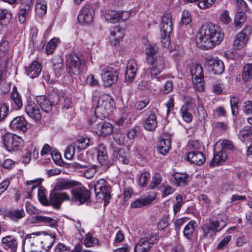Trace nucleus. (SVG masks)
Returning <instances> with one entry per match:
<instances>
[{"mask_svg":"<svg viewBox=\"0 0 252 252\" xmlns=\"http://www.w3.org/2000/svg\"><path fill=\"white\" fill-rule=\"evenodd\" d=\"M116 158L119 162L124 164H128L129 162V159L127 158V154L126 153L124 150H119Z\"/></svg>","mask_w":252,"mask_h":252,"instance_id":"nucleus-52","label":"nucleus"},{"mask_svg":"<svg viewBox=\"0 0 252 252\" xmlns=\"http://www.w3.org/2000/svg\"><path fill=\"white\" fill-rule=\"evenodd\" d=\"M208 67L211 72L215 75L221 74L224 71V65L221 60L213 58L206 59Z\"/></svg>","mask_w":252,"mask_h":252,"instance_id":"nucleus-14","label":"nucleus"},{"mask_svg":"<svg viewBox=\"0 0 252 252\" xmlns=\"http://www.w3.org/2000/svg\"><path fill=\"white\" fill-rule=\"evenodd\" d=\"M197 226V224L195 221H189L184 228V235L188 239L191 238L192 234L195 229Z\"/></svg>","mask_w":252,"mask_h":252,"instance_id":"nucleus-39","label":"nucleus"},{"mask_svg":"<svg viewBox=\"0 0 252 252\" xmlns=\"http://www.w3.org/2000/svg\"><path fill=\"white\" fill-rule=\"evenodd\" d=\"M189 111V107H187V105H183L180 111L183 119L187 123H190L192 119V115Z\"/></svg>","mask_w":252,"mask_h":252,"instance_id":"nucleus-42","label":"nucleus"},{"mask_svg":"<svg viewBox=\"0 0 252 252\" xmlns=\"http://www.w3.org/2000/svg\"><path fill=\"white\" fill-rule=\"evenodd\" d=\"M59 40L57 38H52L46 46V52L48 55L52 54L58 46Z\"/></svg>","mask_w":252,"mask_h":252,"instance_id":"nucleus-46","label":"nucleus"},{"mask_svg":"<svg viewBox=\"0 0 252 252\" xmlns=\"http://www.w3.org/2000/svg\"><path fill=\"white\" fill-rule=\"evenodd\" d=\"M98 131H96L99 135L106 136L110 135L113 131L112 125L109 123H102L98 125Z\"/></svg>","mask_w":252,"mask_h":252,"instance_id":"nucleus-31","label":"nucleus"},{"mask_svg":"<svg viewBox=\"0 0 252 252\" xmlns=\"http://www.w3.org/2000/svg\"><path fill=\"white\" fill-rule=\"evenodd\" d=\"M8 105L3 102H0V122L4 120L8 115Z\"/></svg>","mask_w":252,"mask_h":252,"instance_id":"nucleus-50","label":"nucleus"},{"mask_svg":"<svg viewBox=\"0 0 252 252\" xmlns=\"http://www.w3.org/2000/svg\"><path fill=\"white\" fill-rule=\"evenodd\" d=\"M219 21L222 24L228 25L231 21V19L229 16V13L227 10H225L220 15Z\"/></svg>","mask_w":252,"mask_h":252,"instance_id":"nucleus-56","label":"nucleus"},{"mask_svg":"<svg viewBox=\"0 0 252 252\" xmlns=\"http://www.w3.org/2000/svg\"><path fill=\"white\" fill-rule=\"evenodd\" d=\"M62 97L63 100V109H68L72 107L71 98L69 95L65 94L64 93L61 92Z\"/></svg>","mask_w":252,"mask_h":252,"instance_id":"nucleus-51","label":"nucleus"},{"mask_svg":"<svg viewBox=\"0 0 252 252\" xmlns=\"http://www.w3.org/2000/svg\"><path fill=\"white\" fill-rule=\"evenodd\" d=\"M136 72L126 69L125 72V82L128 83H131L134 79Z\"/></svg>","mask_w":252,"mask_h":252,"instance_id":"nucleus-62","label":"nucleus"},{"mask_svg":"<svg viewBox=\"0 0 252 252\" xmlns=\"http://www.w3.org/2000/svg\"><path fill=\"white\" fill-rule=\"evenodd\" d=\"M35 11L39 17L44 16L47 12V2L45 0H37Z\"/></svg>","mask_w":252,"mask_h":252,"instance_id":"nucleus-35","label":"nucleus"},{"mask_svg":"<svg viewBox=\"0 0 252 252\" xmlns=\"http://www.w3.org/2000/svg\"><path fill=\"white\" fill-rule=\"evenodd\" d=\"M245 20V17L244 13H240L237 15L235 18L234 22V25L237 28H240L244 24Z\"/></svg>","mask_w":252,"mask_h":252,"instance_id":"nucleus-61","label":"nucleus"},{"mask_svg":"<svg viewBox=\"0 0 252 252\" xmlns=\"http://www.w3.org/2000/svg\"><path fill=\"white\" fill-rule=\"evenodd\" d=\"M155 199L154 195H148L145 197L137 198L131 203L130 207L132 208H143L151 204Z\"/></svg>","mask_w":252,"mask_h":252,"instance_id":"nucleus-26","label":"nucleus"},{"mask_svg":"<svg viewBox=\"0 0 252 252\" xmlns=\"http://www.w3.org/2000/svg\"><path fill=\"white\" fill-rule=\"evenodd\" d=\"M32 5L33 0H24V1L21 3L19 9L29 13Z\"/></svg>","mask_w":252,"mask_h":252,"instance_id":"nucleus-60","label":"nucleus"},{"mask_svg":"<svg viewBox=\"0 0 252 252\" xmlns=\"http://www.w3.org/2000/svg\"><path fill=\"white\" fill-rule=\"evenodd\" d=\"M171 141L170 139L162 138L158 145L159 152L162 155L166 154L169 150Z\"/></svg>","mask_w":252,"mask_h":252,"instance_id":"nucleus-33","label":"nucleus"},{"mask_svg":"<svg viewBox=\"0 0 252 252\" xmlns=\"http://www.w3.org/2000/svg\"><path fill=\"white\" fill-rule=\"evenodd\" d=\"M4 147L9 152L20 150L24 145V140L19 136L6 133L2 136Z\"/></svg>","mask_w":252,"mask_h":252,"instance_id":"nucleus-5","label":"nucleus"},{"mask_svg":"<svg viewBox=\"0 0 252 252\" xmlns=\"http://www.w3.org/2000/svg\"><path fill=\"white\" fill-rule=\"evenodd\" d=\"M161 190L162 191V197L164 198L171 194H172L175 189L168 185L163 184L161 187Z\"/></svg>","mask_w":252,"mask_h":252,"instance_id":"nucleus-54","label":"nucleus"},{"mask_svg":"<svg viewBox=\"0 0 252 252\" xmlns=\"http://www.w3.org/2000/svg\"><path fill=\"white\" fill-rule=\"evenodd\" d=\"M252 31V27L247 26L241 32L237 33L233 42V46L235 49L240 50L245 47L250 39Z\"/></svg>","mask_w":252,"mask_h":252,"instance_id":"nucleus-8","label":"nucleus"},{"mask_svg":"<svg viewBox=\"0 0 252 252\" xmlns=\"http://www.w3.org/2000/svg\"><path fill=\"white\" fill-rule=\"evenodd\" d=\"M188 179L189 175L186 173H175L171 181L177 187H185L187 185Z\"/></svg>","mask_w":252,"mask_h":252,"instance_id":"nucleus-28","label":"nucleus"},{"mask_svg":"<svg viewBox=\"0 0 252 252\" xmlns=\"http://www.w3.org/2000/svg\"><path fill=\"white\" fill-rule=\"evenodd\" d=\"M36 101L43 111L46 113H49L52 110L53 106L46 96H37Z\"/></svg>","mask_w":252,"mask_h":252,"instance_id":"nucleus-27","label":"nucleus"},{"mask_svg":"<svg viewBox=\"0 0 252 252\" xmlns=\"http://www.w3.org/2000/svg\"><path fill=\"white\" fill-rule=\"evenodd\" d=\"M158 52V48L155 44H149L145 48L146 61L150 65L148 69L149 77L160 81L161 77L159 75L165 69L166 64L163 57L156 56Z\"/></svg>","mask_w":252,"mask_h":252,"instance_id":"nucleus-2","label":"nucleus"},{"mask_svg":"<svg viewBox=\"0 0 252 252\" xmlns=\"http://www.w3.org/2000/svg\"><path fill=\"white\" fill-rule=\"evenodd\" d=\"M75 152V146L73 145L68 146L64 153V157L67 159H71L74 156Z\"/></svg>","mask_w":252,"mask_h":252,"instance_id":"nucleus-57","label":"nucleus"},{"mask_svg":"<svg viewBox=\"0 0 252 252\" xmlns=\"http://www.w3.org/2000/svg\"><path fill=\"white\" fill-rule=\"evenodd\" d=\"M94 191L96 195L100 198H102L105 201L110 199L111 188L107 185L105 180L101 179L97 181L94 185Z\"/></svg>","mask_w":252,"mask_h":252,"instance_id":"nucleus-9","label":"nucleus"},{"mask_svg":"<svg viewBox=\"0 0 252 252\" xmlns=\"http://www.w3.org/2000/svg\"><path fill=\"white\" fill-rule=\"evenodd\" d=\"M25 216V212L24 210H13L7 212L5 214V217H8L9 219H21Z\"/></svg>","mask_w":252,"mask_h":252,"instance_id":"nucleus-37","label":"nucleus"},{"mask_svg":"<svg viewBox=\"0 0 252 252\" xmlns=\"http://www.w3.org/2000/svg\"><path fill=\"white\" fill-rule=\"evenodd\" d=\"M74 185L75 182L74 181L63 180L58 182L55 186V189L56 190L66 189Z\"/></svg>","mask_w":252,"mask_h":252,"instance_id":"nucleus-40","label":"nucleus"},{"mask_svg":"<svg viewBox=\"0 0 252 252\" xmlns=\"http://www.w3.org/2000/svg\"><path fill=\"white\" fill-rule=\"evenodd\" d=\"M1 246L4 250H10L13 252L17 251L18 242L17 240L11 236H6L1 239Z\"/></svg>","mask_w":252,"mask_h":252,"instance_id":"nucleus-21","label":"nucleus"},{"mask_svg":"<svg viewBox=\"0 0 252 252\" xmlns=\"http://www.w3.org/2000/svg\"><path fill=\"white\" fill-rule=\"evenodd\" d=\"M224 32L220 26L212 23L202 26L196 36V42L200 48L211 49L223 40Z\"/></svg>","mask_w":252,"mask_h":252,"instance_id":"nucleus-1","label":"nucleus"},{"mask_svg":"<svg viewBox=\"0 0 252 252\" xmlns=\"http://www.w3.org/2000/svg\"><path fill=\"white\" fill-rule=\"evenodd\" d=\"M101 77L105 85L110 86L117 82L118 72L114 68L106 66L102 70Z\"/></svg>","mask_w":252,"mask_h":252,"instance_id":"nucleus-10","label":"nucleus"},{"mask_svg":"<svg viewBox=\"0 0 252 252\" xmlns=\"http://www.w3.org/2000/svg\"><path fill=\"white\" fill-rule=\"evenodd\" d=\"M227 158V155L226 151L220 149L218 151H214V158L210 162V166H214L221 164Z\"/></svg>","mask_w":252,"mask_h":252,"instance_id":"nucleus-23","label":"nucleus"},{"mask_svg":"<svg viewBox=\"0 0 252 252\" xmlns=\"http://www.w3.org/2000/svg\"><path fill=\"white\" fill-rule=\"evenodd\" d=\"M70 200L69 194L65 192L53 191L50 193L49 205L51 204L56 208H59L63 201Z\"/></svg>","mask_w":252,"mask_h":252,"instance_id":"nucleus-13","label":"nucleus"},{"mask_svg":"<svg viewBox=\"0 0 252 252\" xmlns=\"http://www.w3.org/2000/svg\"><path fill=\"white\" fill-rule=\"evenodd\" d=\"M160 30L162 33L167 34L171 32L172 31V20L170 14H165L162 17Z\"/></svg>","mask_w":252,"mask_h":252,"instance_id":"nucleus-25","label":"nucleus"},{"mask_svg":"<svg viewBox=\"0 0 252 252\" xmlns=\"http://www.w3.org/2000/svg\"><path fill=\"white\" fill-rule=\"evenodd\" d=\"M124 35V30L118 26H114L110 31L109 42L112 46L117 47Z\"/></svg>","mask_w":252,"mask_h":252,"instance_id":"nucleus-16","label":"nucleus"},{"mask_svg":"<svg viewBox=\"0 0 252 252\" xmlns=\"http://www.w3.org/2000/svg\"><path fill=\"white\" fill-rule=\"evenodd\" d=\"M50 101L52 103L53 106H56L57 105L60 101H62V94L61 93L60 94L57 93L51 94L50 95Z\"/></svg>","mask_w":252,"mask_h":252,"instance_id":"nucleus-59","label":"nucleus"},{"mask_svg":"<svg viewBox=\"0 0 252 252\" xmlns=\"http://www.w3.org/2000/svg\"><path fill=\"white\" fill-rule=\"evenodd\" d=\"M90 139L88 138H80L77 139L75 145L80 150H83L87 148L90 144Z\"/></svg>","mask_w":252,"mask_h":252,"instance_id":"nucleus-48","label":"nucleus"},{"mask_svg":"<svg viewBox=\"0 0 252 252\" xmlns=\"http://www.w3.org/2000/svg\"><path fill=\"white\" fill-rule=\"evenodd\" d=\"M221 228L220 227L219 221H209L202 226L204 236L206 237H212L216 232L220 230Z\"/></svg>","mask_w":252,"mask_h":252,"instance_id":"nucleus-20","label":"nucleus"},{"mask_svg":"<svg viewBox=\"0 0 252 252\" xmlns=\"http://www.w3.org/2000/svg\"><path fill=\"white\" fill-rule=\"evenodd\" d=\"M190 73L193 80L204 77L203 68L200 64L194 65L191 68Z\"/></svg>","mask_w":252,"mask_h":252,"instance_id":"nucleus-38","label":"nucleus"},{"mask_svg":"<svg viewBox=\"0 0 252 252\" xmlns=\"http://www.w3.org/2000/svg\"><path fill=\"white\" fill-rule=\"evenodd\" d=\"M150 174L148 172L144 171L138 177V184L143 187H146L148 183Z\"/></svg>","mask_w":252,"mask_h":252,"instance_id":"nucleus-45","label":"nucleus"},{"mask_svg":"<svg viewBox=\"0 0 252 252\" xmlns=\"http://www.w3.org/2000/svg\"><path fill=\"white\" fill-rule=\"evenodd\" d=\"M9 44L5 37L0 41V68L5 69L9 59Z\"/></svg>","mask_w":252,"mask_h":252,"instance_id":"nucleus-12","label":"nucleus"},{"mask_svg":"<svg viewBox=\"0 0 252 252\" xmlns=\"http://www.w3.org/2000/svg\"><path fill=\"white\" fill-rule=\"evenodd\" d=\"M242 79L245 82L249 81L252 79V63H248L243 67Z\"/></svg>","mask_w":252,"mask_h":252,"instance_id":"nucleus-41","label":"nucleus"},{"mask_svg":"<svg viewBox=\"0 0 252 252\" xmlns=\"http://www.w3.org/2000/svg\"><path fill=\"white\" fill-rule=\"evenodd\" d=\"M27 123L25 118L18 116L14 118L9 124L11 129L25 132L27 129Z\"/></svg>","mask_w":252,"mask_h":252,"instance_id":"nucleus-18","label":"nucleus"},{"mask_svg":"<svg viewBox=\"0 0 252 252\" xmlns=\"http://www.w3.org/2000/svg\"><path fill=\"white\" fill-rule=\"evenodd\" d=\"M56 235L55 234H46L42 238L41 245L44 249L43 252H47V251L52 247L55 241Z\"/></svg>","mask_w":252,"mask_h":252,"instance_id":"nucleus-30","label":"nucleus"},{"mask_svg":"<svg viewBox=\"0 0 252 252\" xmlns=\"http://www.w3.org/2000/svg\"><path fill=\"white\" fill-rule=\"evenodd\" d=\"M215 2V0H199L198 6L200 9H205L210 7Z\"/></svg>","mask_w":252,"mask_h":252,"instance_id":"nucleus-63","label":"nucleus"},{"mask_svg":"<svg viewBox=\"0 0 252 252\" xmlns=\"http://www.w3.org/2000/svg\"><path fill=\"white\" fill-rule=\"evenodd\" d=\"M10 98L12 107L16 110L21 109L23 107L22 98L16 86H14L12 89Z\"/></svg>","mask_w":252,"mask_h":252,"instance_id":"nucleus-19","label":"nucleus"},{"mask_svg":"<svg viewBox=\"0 0 252 252\" xmlns=\"http://www.w3.org/2000/svg\"><path fill=\"white\" fill-rule=\"evenodd\" d=\"M251 135H252V127L246 126L240 131L239 137L241 141L245 142Z\"/></svg>","mask_w":252,"mask_h":252,"instance_id":"nucleus-43","label":"nucleus"},{"mask_svg":"<svg viewBox=\"0 0 252 252\" xmlns=\"http://www.w3.org/2000/svg\"><path fill=\"white\" fill-rule=\"evenodd\" d=\"M38 198L39 201L43 205H49V201L47 199L46 190L42 187H40L38 190Z\"/></svg>","mask_w":252,"mask_h":252,"instance_id":"nucleus-47","label":"nucleus"},{"mask_svg":"<svg viewBox=\"0 0 252 252\" xmlns=\"http://www.w3.org/2000/svg\"><path fill=\"white\" fill-rule=\"evenodd\" d=\"M97 158L98 162L102 165L108 166L109 158L107 154L106 147L103 144L97 147Z\"/></svg>","mask_w":252,"mask_h":252,"instance_id":"nucleus-22","label":"nucleus"},{"mask_svg":"<svg viewBox=\"0 0 252 252\" xmlns=\"http://www.w3.org/2000/svg\"><path fill=\"white\" fill-rule=\"evenodd\" d=\"M157 117L154 112L151 113L147 117L144 124V127L149 131H153L157 127Z\"/></svg>","mask_w":252,"mask_h":252,"instance_id":"nucleus-29","label":"nucleus"},{"mask_svg":"<svg viewBox=\"0 0 252 252\" xmlns=\"http://www.w3.org/2000/svg\"><path fill=\"white\" fill-rule=\"evenodd\" d=\"M157 233H153L141 238L134 247L135 252H148L158 240Z\"/></svg>","mask_w":252,"mask_h":252,"instance_id":"nucleus-6","label":"nucleus"},{"mask_svg":"<svg viewBox=\"0 0 252 252\" xmlns=\"http://www.w3.org/2000/svg\"><path fill=\"white\" fill-rule=\"evenodd\" d=\"M94 6L92 4H86L80 10L78 20L81 24L88 25L93 20L94 15Z\"/></svg>","mask_w":252,"mask_h":252,"instance_id":"nucleus-7","label":"nucleus"},{"mask_svg":"<svg viewBox=\"0 0 252 252\" xmlns=\"http://www.w3.org/2000/svg\"><path fill=\"white\" fill-rule=\"evenodd\" d=\"M71 249L63 243H59L56 247L55 252H71Z\"/></svg>","mask_w":252,"mask_h":252,"instance_id":"nucleus-64","label":"nucleus"},{"mask_svg":"<svg viewBox=\"0 0 252 252\" xmlns=\"http://www.w3.org/2000/svg\"><path fill=\"white\" fill-rule=\"evenodd\" d=\"M162 181V177L159 173H156L152 177V180L149 185V188L154 189L159 185Z\"/></svg>","mask_w":252,"mask_h":252,"instance_id":"nucleus-44","label":"nucleus"},{"mask_svg":"<svg viewBox=\"0 0 252 252\" xmlns=\"http://www.w3.org/2000/svg\"><path fill=\"white\" fill-rule=\"evenodd\" d=\"M231 112L233 116H236L238 113V100L236 97H232L230 99Z\"/></svg>","mask_w":252,"mask_h":252,"instance_id":"nucleus-53","label":"nucleus"},{"mask_svg":"<svg viewBox=\"0 0 252 252\" xmlns=\"http://www.w3.org/2000/svg\"><path fill=\"white\" fill-rule=\"evenodd\" d=\"M66 71L70 75H77L85 73L87 70L86 61L77 55L68 54L66 57Z\"/></svg>","mask_w":252,"mask_h":252,"instance_id":"nucleus-4","label":"nucleus"},{"mask_svg":"<svg viewBox=\"0 0 252 252\" xmlns=\"http://www.w3.org/2000/svg\"><path fill=\"white\" fill-rule=\"evenodd\" d=\"M25 112L31 118L35 121L40 120L41 114L38 105L33 102L28 101L25 107Z\"/></svg>","mask_w":252,"mask_h":252,"instance_id":"nucleus-17","label":"nucleus"},{"mask_svg":"<svg viewBox=\"0 0 252 252\" xmlns=\"http://www.w3.org/2000/svg\"><path fill=\"white\" fill-rule=\"evenodd\" d=\"M114 100L110 95H102L97 101L95 109L96 117L103 120L108 115L111 114L114 109Z\"/></svg>","mask_w":252,"mask_h":252,"instance_id":"nucleus-3","label":"nucleus"},{"mask_svg":"<svg viewBox=\"0 0 252 252\" xmlns=\"http://www.w3.org/2000/svg\"><path fill=\"white\" fill-rule=\"evenodd\" d=\"M73 196L72 201H74L81 205L88 201L90 198V192L85 187H77L71 190Z\"/></svg>","mask_w":252,"mask_h":252,"instance_id":"nucleus-11","label":"nucleus"},{"mask_svg":"<svg viewBox=\"0 0 252 252\" xmlns=\"http://www.w3.org/2000/svg\"><path fill=\"white\" fill-rule=\"evenodd\" d=\"M12 19V13L5 9H0V25L3 28L7 26Z\"/></svg>","mask_w":252,"mask_h":252,"instance_id":"nucleus-32","label":"nucleus"},{"mask_svg":"<svg viewBox=\"0 0 252 252\" xmlns=\"http://www.w3.org/2000/svg\"><path fill=\"white\" fill-rule=\"evenodd\" d=\"M41 70V64L36 61H33L26 69L27 74L31 78L37 77L40 74Z\"/></svg>","mask_w":252,"mask_h":252,"instance_id":"nucleus-24","label":"nucleus"},{"mask_svg":"<svg viewBox=\"0 0 252 252\" xmlns=\"http://www.w3.org/2000/svg\"><path fill=\"white\" fill-rule=\"evenodd\" d=\"M194 87L199 92H203L204 90V82L203 78L193 80Z\"/></svg>","mask_w":252,"mask_h":252,"instance_id":"nucleus-58","label":"nucleus"},{"mask_svg":"<svg viewBox=\"0 0 252 252\" xmlns=\"http://www.w3.org/2000/svg\"><path fill=\"white\" fill-rule=\"evenodd\" d=\"M176 203L173 206V210L174 214H176L181 209L184 202L183 201V196L181 194H178L176 196Z\"/></svg>","mask_w":252,"mask_h":252,"instance_id":"nucleus-55","label":"nucleus"},{"mask_svg":"<svg viewBox=\"0 0 252 252\" xmlns=\"http://www.w3.org/2000/svg\"><path fill=\"white\" fill-rule=\"evenodd\" d=\"M186 159L196 165H202L205 161V155L200 151L193 150L187 153Z\"/></svg>","mask_w":252,"mask_h":252,"instance_id":"nucleus-15","label":"nucleus"},{"mask_svg":"<svg viewBox=\"0 0 252 252\" xmlns=\"http://www.w3.org/2000/svg\"><path fill=\"white\" fill-rule=\"evenodd\" d=\"M105 19L107 21L111 23H116L119 22L122 17L120 11H111L105 15Z\"/></svg>","mask_w":252,"mask_h":252,"instance_id":"nucleus-34","label":"nucleus"},{"mask_svg":"<svg viewBox=\"0 0 252 252\" xmlns=\"http://www.w3.org/2000/svg\"><path fill=\"white\" fill-rule=\"evenodd\" d=\"M191 21V15L188 10H184L182 12L181 21L180 23L181 26L183 25L187 26Z\"/></svg>","mask_w":252,"mask_h":252,"instance_id":"nucleus-49","label":"nucleus"},{"mask_svg":"<svg viewBox=\"0 0 252 252\" xmlns=\"http://www.w3.org/2000/svg\"><path fill=\"white\" fill-rule=\"evenodd\" d=\"M84 244L86 247H91L98 246L99 242L97 238L93 236L92 233L89 232L86 234L84 240Z\"/></svg>","mask_w":252,"mask_h":252,"instance_id":"nucleus-36","label":"nucleus"}]
</instances>
